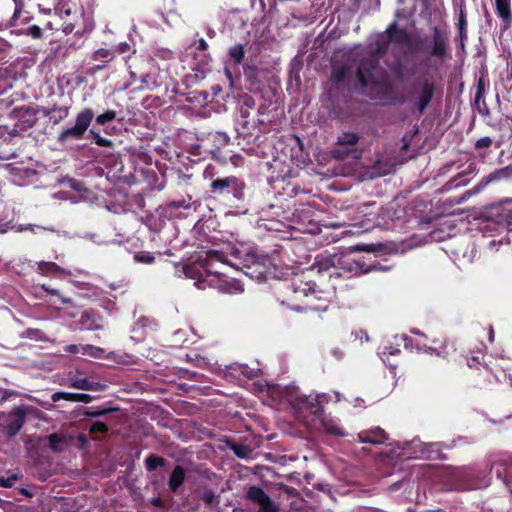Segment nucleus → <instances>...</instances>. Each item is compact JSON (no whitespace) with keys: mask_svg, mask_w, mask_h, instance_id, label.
Instances as JSON below:
<instances>
[{"mask_svg":"<svg viewBox=\"0 0 512 512\" xmlns=\"http://www.w3.org/2000/svg\"><path fill=\"white\" fill-rule=\"evenodd\" d=\"M248 497L252 500H256V488L251 487L248 491Z\"/></svg>","mask_w":512,"mask_h":512,"instance_id":"nucleus-55","label":"nucleus"},{"mask_svg":"<svg viewBox=\"0 0 512 512\" xmlns=\"http://www.w3.org/2000/svg\"><path fill=\"white\" fill-rule=\"evenodd\" d=\"M390 44L392 43L385 32L379 34L375 42L372 44V51L369 55L377 57V59L380 60V58L388 52Z\"/></svg>","mask_w":512,"mask_h":512,"instance_id":"nucleus-15","label":"nucleus"},{"mask_svg":"<svg viewBox=\"0 0 512 512\" xmlns=\"http://www.w3.org/2000/svg\"><path fill=\"white\" fill-rule=\"evenodd\" d=\"M27 34L34 39H38L42 36V30L40 27L33 25L27 28Z\"/></svg>","mask_w":512,"mask_h":512,"instance_id":"nucleus-42","label":"nucleus"},{"mask_svg":"<svg viewBox=\"0 0 512 512\" xmlns=\"http://www.w3.org/2000/svg\"><path fill=\"white\" fill-rule=\"evenodd\" d=\"M90 135L93 137L94 142L101 147H110L112 146V141L100 136L99 133L95 132L94 130H90Z\"/></svg>","mask_w":512,"mask_h":512,"instance_id":"nucleus-35","label":"nucleus"},{"mask_svg":"<svg viewBox=\"0 0 512 512\" xmlns=\"http://www.w3.org/2000/svg\"><path fill=\"white\" fill-rule=\"evenodd\" d=\"M385 349H387V350H388V353H389L390 355H394V354H397V353H399V352H400V350H399V349H397V348H393V347H386Z\"/></svg>","mask_w":512,"mask_h":512,"instance_id":"nucleus-58","label":"nucleus"},{"mask_svg":"<svg viewBox=\"0 0 512 512\" xmlns=\"http://www.w3.org/2000/svg\"><path fill=\"white\" fill-rule=\"evenodd\" d=\"M42 288H43L45 291H47V292H49V293H51V294H53V295H58V291H57V290L49 289V288H47L45 285H43V286H42Z\"/></svg>","mask_w":512,"mask_h":512,"instance_id":"nucleus-59","label":"nucleus"},{"mask_svg":"<svg viewBox=\"0 0 512 512\" xmlns=\"http://www.w3.org/2000/svg\"><path fill=\"white\" fill-rule=\"evenodd\" d=\"M359 135L354 132H342L337 138V145L339 146H354L359 142Z\"/></svg>","mask_w":512,"mask_h":512,"instance_id":"nucleus-23","label":"nucleus"},{"mask_svg":"<svg viewBox=\"0 0 512 512\" xmlns=\"http://www.w3.org/2000/svg\"><path fill=\"white\" fill-rule=\"evenodd\" d=\"M129 50H130V46H129V44H127V43H125V42H124V43H120V44L117 46V48H116L115 52H116V53H118V54H121V53H125V52H127V51H129Z\"/></svg>","mask_w":512,"mask_h":512,"instance_id":"nucleus-50","label":"nucleus"},{"mask_svg":"<svg viewBox=\"0 0 512 512\" xmlns=\"http://www.w3.org/2000/svg\"><path fill=\"white\" fill-rule=\"evenodd\" d=\"M134 259L139 263L151 264L154 261V256L149 252H141L135 254Z\"/></svg>","mask_w":512,"mask_h":512,"instance_id":"nucleus-38","label":"nucleus"},{"mask_svg":"<svg viewBox=\"0 0 512 512\" xmlns=\"http://www.w3.org/2000/svg\"><path fill=\"white\" fill-rule=\"evenodd\" d=\"M52 400L54 402H57L59 400H66L69 401L70 393L69 392H56L52 395Z\"/></svg>","mask_w":512,"mask_h":512,"instance_id":"nucleus-47","label":"nucleus"},{"mask_svg":"<svg viewBox=\"0 0 512 512\" xmlns=\"http://www.w3.org/2000/svg\"><path fill=\"white\" fill-rule=\"evenodd\" d=\"M105 385L98 382H89L87 390L100 391L103 390Z\"/></svg>","mask_w":512,"mask_h":512,"instance_id":"nucleus-48","label":"nucleus"},{"mask_svg":"<svg viewBox=\"0 0 512 512\" xmlns=\"http://www.w3.org/2000/svg\"><path fill=\"white\" fill-rule=\"evenodd\" d=\"M386 71L377 57L368 55L363 58L356 70V78L362 88L382 87L386 83Z\"/></svg>","mask_w":512,"mask_h":512,"instance_id":"nucleus-5","label":"nucleus"},{"mask_svg":"<svg viewBox=\"0 0 512 512\" xmlns=\"http://www.w3.org/2000/svg\"><path fill=\"white\" fill-rule=\"evenodd\" d=\"M11 221L8 220V211L7 207L4 204L2 197L0 196V233H6L10 229H14Z\"/></svg>","mask_w":512,"mask_h":512,"instance_id":"nucleus-22","label":"nucleus"},{"mask_svg":"<svg viewBox=\"0 0 512 512\" xmlns=\"http://www.w3.org/2000/svg\"><path fill=\"white\" fill-rule=\"evenodd\" d=\"M236 183V178L227 177L223 179H216L212 182V190L214 192H223L225 189H228L230 186Z\"/></svg>","mask_w":512,"mask_h":512,"instance_id":"nucleus-27","label":"nucleus"},{"mask_svg":"<svg viewBox=\"0 0 512 512\" xmlns=\"http://www.w3.org/2000/svg\"><path fill=\"white\" fill-rule=\"evenodd\" d=\"M116 117V112L113 110H108L103 114H100L96 117V123L99 125H105L106 123L114 120Z\"/></svg>","mask_w":512,"mask_h":512,"instance_id":"nucleus-33","label":"nucleus"},{"mask_svg":"<svg viewBox=\"0 0 512 512\" xmlns=\"http://www.w3.org/2000/svg\"><path fill=\"white\" fill-rule=\"evenodd\" d=\"M509 381H510V384L512 385V374L509 375Z\"/></svg>","mask_w":512,"mask_h":512,"instance_id":"nucleus-64","label":"nucleus"},{"mask_svg":"<svg viewBox=\"0 0 512 512\" xmlns=\"http://www.w3.org/2000/svg\"><path fill=\"white\" fill-rule=\"evenodd\" d=\"M33 228L34 226L33 225H28V226H22V225H19L15 228V230L17 232H22V231H25V230H32L33 231Z\"/></svg>","mask_w":512,"mask_h":512,"instance_id":"nucleus-54","label":"nucleus"},{"mask_svg":"<svg viewBox=\"0 0 512 512\" xmlns=\"http://www.w3.org/2000/svg\"><path fill=\"white\" fill-rule=\"evenodd\" d=\"M0 485H2V486H6V483H5V480H4V479H0Z\"/></svg>","mask_w":512,"mask_h":512,"instance_id":"nucleus-62","label":"nucleus"},{"mask_svg":"<svg viewBox=\"0 0 512 512\" xmlns=\"http://www.w3.org/2000/svg\"><path fill=\"white\" fill-rule=\"evenodd\" d=\"M90 431L92 433H104L107 431V426L102 422H94L91 427Z\"/></svg>","mask_w":512,"mask_h":512,"instance_id":"nucleus-43","label":"nucleus"},{"mask_svg":"<svg viewBox=\"0 0 512 512\" xmlns=\"http://www.w3.org/2000/svg\"><path fill=\"white\" fill-rule=\"evenodd\" d=\"M358 441L371 445H381L388 439V434L380 427H373L360 431L357 435Z\"/></svg>","mask_w":512,"mask_h":512,"instance_id":"nucleus-9","label":"nucleus"},{"mask_svg":"<svg viewBox=\"0 0 512 512\" xmlns=\"http://www.w3.org/2000/svg\"><path fill=\"white\" fill-rule=\"evenodd\" d=\"M38 271L43 275H51L63 272V269L53 262L42 261L38 263Z\"/></svg>","mask_w":512,"mask_h":512,"instance_id":"nucleus-29","label":"nucleus"},{"mask_svg":"<svg viewBox=\"0 0 512 512\" xmlns=\"http://www.w3.org/2000/svg\"><path fill=\"white\" fill-rule=\"evenodd\" d=\"M389 69H390V72H391L393 78L397 82L403 83L405 81V70H406V67H405V65L401 61H394L389 66Z\"/></svg>","mask_w":512,"mask_h":512,"instance_id":"nucleus-26","label":"nucleus"},{"mask_svg":"<svg viewBox=\"0 0 512 512\" xmlns=\"http://www.w3.org/2000/svg\"><path fill=\"white\" fill-rule=\"evenodd\" d=\"M316 407V410L313 411L314 414H317L319 410H321V408L319 406H315Z\"/></svg>","mask_w":512,"mask_h":512,"instance_id":"nucleus-61","label":"nucleus"},{"mask_svg":"<svg viewBox=\"0 0 512 512\" xmlns=\"http://www.w3.org/2000/svg\"><path fill=\"white\" fill-rule=\"evenodd\" d=\"M280 504L258 487V512H279Z\"/></svg>","mask_w":512,"mask_h":512,"instance_id":"nucleus-13","label":"nucleus"},{"mask_svg":"<svg viewBox=\"0 0 512 512\" xmlns=\"http://www.w3.org/2000/svg\"><path fill=\"white\" fill-rule=\"evenodd\" d=\"M422 452L429 460L446 459V456L441 452L439 445L437 443L426 444Z\"/></svg>","mask_w":512,"mask_h":512,"instance_id":"nucleus-20","label":"nucleus"},{"mask_svg":"<svg viewBox=\"0 0 512 512\" xmlns=\"http://www.w3.org/2000/svg\"><path fill=\"white\" fill-rule=\"evenodd\" d=\"M277 299L283 305L295 311H306L320 309L315 305V300H320L321 293L317 285L311 280H305V277L296 276L290 281H277L275 287Z\"/></svg>","mask_w":512,"mask_h":512,"instance_id":"nucleus-1","label":"nucleus"},{"mask_svg":"<svg viewBox=\"0 0 512 512\" xmlns=\"http://www.w3.org/2000/svg\"><path fill=\"white\" fill-rule=\"evenodd\" d=\"M326 262L329 263L331 266H335L336 264H340L342 262V257L332 255L326 259Z\"/></svg>","mask_w":512,"mask_h":512,"instance_id":"nucleus-49","label":"nucleus"},{"mask_svg":"<svg viewBox=\"0 0 512 512\" xmlns=\"http://www.w3.org/2000/svg\"><path fill=\"white\" fill-rule=\"evenodd\" d=\"M93 117L94 113L91 109H83L77 114L74 126L61 132L58 138L59 141H67L69 139H82L88 127L90 126Z\"/></svg>","mask_w":512,"mask_h":512,"instance_id":"nucleus-6","label":"nucleus"},{"mask_svg":"<svg viewBox=\"0 0 512 512\" xmlns=\"http://www.w3.org/2000/svg\"><path fill=\"white\" fill-rule=\"evenodd\" d=\"M185 472L181 466H176L171 474L169 480V487L175 491L183 483Z\"/></svg>","mask_w":512,"mask_h":512,"instance_id":"nucleus-25","label":"nucleus"},{"mask_svg":"<svg viewBox=\"0 0 512 512\" xmlns=\"http://www.w3.org/2000/svg\"><path fill=\"white\" fill-rule=\"evenodd\" d=\"M114 53L108 49L101 48L95 51L94 59L95 60H103V59H112Z\"/></svg>","mask_w":512,"mask_h":512,"instance_id":"nucleus-40","label":"nucleus"},{"mask_svg":"<svg viewBox=\"0 0 512 512\" xmlns=\"http://www.w3.org/2000/svg\"><path fill=\"white\" fill-rule=\"evenodd\" d=\"M485 353L478 350L475 354L467 357V365L471 369H476L480 372H485V380L490 381L489 376L492 374V368L485 360Z\"/></svg>","mask_w":512,"mask_h":512,"instance_id":"nucleus-10","label":"nucleus"},{"mask_svg":"<svg viewBox=\"0 0 512 512\" xmlns=\"http://www.w3.org/2000/svg\"><path fill=\"white\" fill-rule=\"evenodd\" d=\"M229 54L231 58L234 59L235 63H240L244 55L243 47L240 45H236L230 49Z\"/></svg>","mask_w":512,"mask_h":512,"instance_id":"nucleus-39","label":"nucleus"},{"mask_svg":"<svg viewBox=\"0 0 512 512\" xmlns=\"http://www.w3.org/2000/svg\"><path fill=\"white\" fill-rule=\"evenodd\" d=\"M235 454L240 458H246L248 454L250 453V450H248L245 446L236 445L233 447Z\"/></svg>","mask_w":512,"mask_h":512,"instance_id":"nucleus-44","label":"nucleus"},{"mask_svg":"<svg viewBox=\"0 0 512 512\" xmlns=\"http://www.w3.org/2000/svg\"><path fill=\"white\" fill-rule=\"evenodd\" d=\"M501 216L508 227L512 226V210L503 209Z\"/></svg>","mask_w":512,"mask_h":512,"instance_id":"nucleus-45","label":"nucleus"},{"mask_svg":"<svg viewBox=\"0 0 512 512\" xmlns=\"http://www.w3.org/2000/svg\"><path fill=\"white\" fill-rule=\"evenodd\" d=\"M484 95H485V80L482 77H480L478 79V82L476 85L475 105L481 115L489 116L490 109L484 99Z\"/></svg>","mask_w":512,"mask_h":512,"instance_id":"nucleus-14","label":"nucleus"},{"mask_svg":"<svg viewBox=\"0 0 512 512\" xmlns=\"http://www.w3.org/2000/svg\"><path fill=\"white\" fill-rule=\"evenodd\" d=\"M324 429L328 434L334 436H344L345 430L343 427L334 424L332 421H323Z\"/></svg>","mask_w":512,"mask_h":512,"instance_id":"nucleus-31","label":"nucleus"},{"mask_svg":"<svg viewBox=\"0 0 512 512\" xmlns=\"http://www.w3.org/2000/svg\"><path fill=\"white\" fill-rule=\"evenodd\" d=\"M264 471H269V469L267 467L258 465V472H257L258 478H262L263 477V472Z\"/></svg>","mask_w":512,"mask_h":512,"instance_id":"nucleus-57","label":"nucleus"},{"mask_svg":"<svg viewBox=\"0 0 512 512\" xmlns=\"http://www.w3.org/2000/svg\"><path fill=\"white\" fill-rule=\"evenodd\" d=\"M65 351L68 353H79V352H81V347L72 344V345L66 346Z\"/></svg>","mask_w":512,"mask_h":512,"instance_id":"nucleus-51","label":"nucleus"},{"mask_svg":"<svg viewBox=\"0 0 512 512\" xmlns=\"http://www.w3.org/2000/svg\"><path fill=\"white\" fill-rule=\"evenodd\" d=\"M89 382L90 381L87 379H77V380L73 381L72 387L77 388V389L87 390Z\"/></svg>","mask_w":512,"mask_h":512,"instance_id":"nucleus-46","label":"nucleus"},{"mask_svg":"<svg viewBox=\"0 0 512 512\" xmlns=\"http://www.w3.org/2000/svg\"><path fill=\"white\" fill-rule=\"evenodd\" d=\"M25 415L24 412L18 408L16 409L12 415L11 420L8 425V433L9 435H15L24 424Z\"/></svg>","mask_w":512,"mask_h":512,"instance_id":"nucleus-18","label":"nucleus"},{"mask_svg":"<svg viewBox=\"0 0 512 512\" xmlns=\"http://www.w3.org/2000/svg\"><path fill=\"white\" fill-rule=\"evenodd\" d=\"M332 156L339 160H345L349 156L353 159H360L362 156V150L358 148H336L332 151Z\"/></svg>","mask_w":512,"mask_h":512,"instance_id":"nucleus-19","label":"nucleus"},{"mask_svg":"<svg viewBox=\"0 0 512 512\" xmlns=\"http://www.w3.org/2000/svg\"><path fill=\"white\" fill-rule=\"evenodd\" d=\"M355 251L359 252H382L385 249V245L378 244H358L353 247Z\"/></svg>","mask_w":512,"mask_h":512,"instance_id":"nucleus-30","label":"nucleus"},{"mask_svg":"<svg viewBox=\"0 0 512 512\" xmlns=\"http://www.w3.org/2000/svg\"><path fill=\"white\" fill-rule=\"evenodd\" d=\"M203 500L206 503H208V504L213 503V501H214V494L212 492H205L204 495H203Z\"/></svg>","mask_w":512,"mask_h":512,"instance_id":"nucleus-53","label":"nucleus"},{"mask_svg":"<svg viewBox=\"0 0 512 512\" xmlns=\"http://www.w3.org/2000/svg\"><path fill=\"white\" fill-rule=\"evenodd\" d=\"M279 488H280V489H286V490L288 491V487H287V486H285V485H284V484H282V483H280V484H279Z\"/></svg>","mask_w":512,"mask_h":512,"instance_id":"nucleus-60","label":"nucleus"},{"mask_svg":"<svg viewBox=\"0 0 512 512\" xmlns=\"http://www.w3.org/2000/svg\"><path fill=\"white\" fill-rule=\"evenodd\" d=\"M164 464L163 458L156 456H149L146 459V466L148 470H155L157 467L162 466Z\"/></svg>","mask_w":512,"mask_h":512,"instance_id":"nucleus-36","label":"nucleus"},{"mask_svg":"<svg viewBox=\"0 0 512 512\" xmlns=\"http://www.w3.org/2000/svg\"><path fill=\"white\" fill-rule=\"evenodd\" d=\"M257 387L258 400H260L262 404L273 407L280 402L282 391L279 385L270 384L266 381L262 383L258 380Z\"/></svg>","mask_w":512,"mask_h":512,"instance_id":"nucleus-7","label":"nucleus"},{"mask_svg":"<svg viewBox=\"0 0 512 512\" xmlns=\"http://www.w3.org/2000/svg\"><path fill=\"white\" fill-rule=\"evenodd\" d=\"M282 223L280 222H273L272 225H268L267 221L266 220H258V224H257V227H258V231L260 230H265V231H280L281 229L279 228V226H281Z\"/></svg>","mask_w":512,"mask_h":512,"instance_id":"nucleus-34","label":"nucleus"},{"mask_svg":"<svg viewBox=\"0 0 512 512\" xmlns=\"http://www.w3.org/2000/svg\"><path fill=\"white\" fill-rule=\"evenodd\" d=\"M392 44L404 45L410 42V35L405 28H399L397 22H392L385 30Z\"/></svg>","mask_w":512,"mask_h":512,"instance_id":"nucleus-11","label":"nucleus"},{"mask_svg":"<svg viewBox=\"0 0 512 512\" xmlns=\"http://www.w3.org/2000/svg\"><path fill=\"white\" fill-rule=\"evenodd\" d=\"M496 14L501 18L503 29L507 30L512 25L511 0H495Z\"/></svg>","mask_w":512,"mask_h":512,"instance_id":"nucleus-12","label":"nucleus"},{"mask_svg":"<svg viewBox=\"0 0 512 512\" xmlns=\"http://www.w3.org/2000/svg\"><path fill=\"white\" fill-rule=\"evenodd\" d=\"M83 329L94 330L102 328L100 317L93 311H84L80 318Z\"/></svg>","mask_w":512,"mask_h":512,"instance_id":"nucleus-16","label":"nucleus"},{"mask_svg":"<svg viewBox=\"0 0 512 512\" xmlns=\"http://www.w3.org/2000/svg\"><path fill=\"white\" fill-rule=\"evenodd\" d=\"M81 353L84 355H89L98 358L101 357L103 350L92 345H85L81 346Z\"/></svg>","mask_w":512,"mask_h":512,"instance_id":"nucleus-32","label":"nucleus"},{"mask_svg":"<svg viewBox=\"0 0 512 512\" xmlns=\"http://www.w3.org/2000/svg\"><path fill=\"white\" fill-rule=\"evenodd\" d=\"M509 461L497 462L491 466V472H495L496 476L501 479L506 485L512 483V477L505 473V468L508 467Z\"/></svg>","mask_w":512,"mask_h":512,"instance_id":"nucleus-21","label":"nucleus"},{"mask_svg":"<svg viewBox=\"0 0 512 512\" xmlns=\"http://www.w3.org/2000/svg\"><path fill=\"white\" fill-rule=\"evenodd\" d=\"M258 377L262 374V370L260 368L257 369Z\"/></svg>","mask_w":512,"mask_h":512,"instance_id":"nucleus-63","label":"nucleus"},{"mask_svg":"<svg viewBox=\"0 0 512 512\" xmlns=\"http://www.w3.org/2000/svg\"><path fill=\"white\" fill-rule=\"evenodd\" d=\"M223 264L222 255L217 251H210L207 253L205 264H199V268H190L188 273L191 275L198 273L195 284L200 289L215 287L225 293L242 292L243 287L239 281L227 277L222 270L218 269V265Z\"/></svg>","mask_w":512,"mask_h":512,"instance_id":"nucleus-2","label":"nucleus"},{"mask_svg":"<svg viewBox=\"0 0 512 512\" xmlns=\"http://www.w3.org/2000/svg\"><path fill=\"white\" fill-rule=\"evenodd\" d=\"M70 402H83V403H90L92 401V396L89 394H83V393H70Z\"/></svg>","mask_w":512,"mask_h":512,"instance_id":"nucleus-37","label":"nucleus"},{"mask_svg":"<svg viewBox=\"0 0 512 512\" xmlns=\"http://www.w3.org/2000/svg\"><path fill=\"white\" fill-rule=\"evenodd\" d=\"M49 442H50L51 447L54 450H56L57 449V443L59 442V439H58L57 435L56 434H51L49 436Z\"/></svg>","mask_w":512,"mask_h":512,"instance_id":"nucleus-52","label":"nucleus"},{"mask_svg":"<svg viewBox=\"0 0 512 512\" xmlns=\"http://www.w3.org/2000/svg\"><path fill=\"white\" fill-rule=\"evenodd\" d=\"M349 71L350 68L346 64L334 66L331 73V80L336 84L343 83L346 80Z\"/></svg>","mask_w":512,"mask_h":512,"instance_id":"nucleus-24","label":"nucleus"},{"mask_svg":"<svg viewBox=\"0 0 512 512\" xmlns=\"http://www.w3.org/2000/svg\"><path fill=\"white\" fill-rule=\"evenodd\" d=\"M415 48L425 55L435 58L439 62H443L446 58L450 57L448 35L438 26H434L431 29V36L420 38Z\"/></svg>","mask_w":512,"mask_h":512,"instance_id":"nucleus-4","label":"nucleus"},{"mask_svg":"<svg viewBox=\"0 0 512 512\" xmlns=\"http://www.w3.org/2000/svg\"><path fill=\"white\" fill-rule=\"evenodd\" d=\"M493 141L490 137L485 136L480 139H478L475 142V148L476 149H483V148H489L492 145Z\"/></svg>","mask_w":512,"mask_h":512,"instance_id":"nucleus-41","label":"nucleus"},{"mask_svg":"<svg viewBox=\"0 0 512 512\" xmlns=\"http://www.w3.org/2000/svg\"><path fill=\"white\" fill-rule=\"evenodd\" d=\"M344 262L348 264V266H347L348 271H355L356 273L357 272L368 273L372 270L377 269V267L375 265L367 266L364 262H361L358 260H353L351 263L347 262V261H344Z\"/></svg>","mask_w":512,"mask_h":512,"instance_id":"nucleus-28","label":"nucleus"},{"mask_svg":"<svg viewBox=\"0 0 512 512\" xmlns=\"http://www.w3.org/2000/svg\"><path fill=\"white\" fill-rule=\"evenodd\" d=\"M488 339L489 341L492 343L494 341V329L492 327V325H489V329H488Z\"/></svg>","mask_w":512,"mask_h":512,"instance_id":"nucleus-56","label":"nucleus"},{"mask_svg":"<svg viewBox=\"0 0 512 512\" xmlns=\"http://www.w3.org/2000/svg\"><path fill=\"white\" fill-rule=\"evenodd\" d=\"M258 283L277 279V267L272 264L268 255L258 254Z\"/></svg>","mask_w":512,"mask_h":512,"instance_id":"nucleus-8","label":"nucleus"},{"mask_svg":"<svg viewBox=\"0 0 512 512\" xmlns=\"http://www.w3.org/2000/svg\"><path fill=\"white\" fill-rule=\"evenodd\" d=\"M436 92V83L432 77L415 78L407 87L405 99L412 102L413 108L423 115L432 102Z\"/></svg>","mask_w":512,"mask_h":512,"instance_id":"nucleus-3","label":"nucleus"},{"mask_svg":"<svg viewBox=\"0 0 512 512\" xmlns=\"http://www.w3.org/2000/svg\"><path fill=\"white\" fill-rule=\"evenodd\" d=\"M458 32L461 49L465 47V41L467 40V14L464 7H460L459 18H458Z\"/></svg>","mask_w":512,"mask_h":512,"instance_id":"nucleus-17","label":"nucleus"}]
</instances>
